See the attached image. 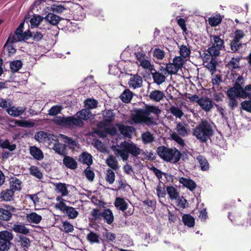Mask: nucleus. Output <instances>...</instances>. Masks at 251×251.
Segmentation results:
<instances>
[{
    "label": "nucleus",
    "instance_id": "nucleus-24",
    "mask_svg": "<svg viewBox=\"0 0 251 251\" xmlns=\"http://www.w3.org/2000/svg\"><path fill=\"white\" fill-rule=\"evenodd\" d=\"M160 71H162L164 75H166L167 74L169 75H175L177 73L179 70L177 69V68L176 67L173 63H169L166 64L165 68L161 67Z\"/></svg>",
    "mask_w": 251,
    "mask_h": 251
},
{
    "label": "nucleus",
    "instance_id": "nucleus-60",
    "mask_svg": "<svg viewBox=\"0 0 251 251\" xmlns=\"http://www.w3.org/2000/svg\"><path fill=\"white\" fill-rule=\"evenodd\" d=\"M153 55L157 59H163L165 56V52L159 48H155L153 51Z\"/></svg>",
    "mask_w": 251,
    "mask_h": 251
},
{
    "label": "nucleus",
    "instance_id": "nucleus-8",
    "mask_svg": "<svg viewBox=\"0 0 251 251\" xmlns=\"http://www.w3.org/2000/svg\"><path fill=\"white\" fill-rule=\"evenodd\" d=\"M210 40L212 46L208 48L207 51L212 56L217 57L220 55V50L225 47L224 41L218 35L211 36Z\"/></svg>",
    "mask_w": 251,
    "mask_h": 251
},
{
    "label": "nucleus",
    "instance_id": "nucleus-15",
    "mask_svg": "<svg viewBox=\"0 0 251 251\" xmlns=\"http://www.w3.org/2000/svg\"><path fill=\"white\" fill-rule=\"evenodd\" d=\"M91 112L89 109H82L76 113L75 115L76 116V119H78L81 121L82 125L78 126V127H83L84 125V123L83 121H86L90 118Z\"/></svg>",
    "mask_w": 251,
    "mask_h": 251
},
{
    "label": "nucleus",
    "instance_id": "nucleus-30",
    "mask_svg": "<svg viewBox=\"0 0 251 251\" xmlns=\"http://www.w3.org/2000/svg\"><path fill=\"white\" fill-rule=\"evenodd\" d=\"M149 97L151 100L158 102L163 99L165 97V95L162 91L160 90H155L152 91Z\"/></svg>",
    "mask_w": 251,
    "mask_h": 251
},
{
    "label": "nucleus",
    "instance_id": "nucleus-45",
    "mask_svg": "<svg viewBox=\"0 0 251 251\" xmlns=\"http://www.w3.org/2000/svg\"><path fill=\"white\" fill-rule=\"evenodd\" d=\"M0 147L3 149H8L9 151H13L16 148V145L15 144L11 145L9 140L6 139L4 141L2 142V140H0Z\"/></svg>",
    "mask_w": 251,
    "mask_h": 251
},
{
    "label": "nucleus",
    "instance_id": "nucleus-20",
    "mask_svg": "<svg viewBox=\"0 0 251 251\" xmlns=\"http://www.w3.org/2000/svg\"><path fill=\"white\" fill-rule=\"evenodd\" d=\"M65 166L71 170H75L77 167V163L75 159L71 156L65 155L63 159Z\"/></svg>",
    "mask_w": 251,
    "mask_h": 251
},
{
    "label": "nucleus",
    "instance_id": "nucleus-39",
    "mask_svg": "<svg viewBox=\"0 0 251 251\" xmlns=\"http://www.w3.org/2000/svg\"><path fill=\"white\" fill-rule=\"evenodd\" d=\"M142 142L145 144L151 143L154 141V137L153 135L149 131L144 132L141 135Z\"/></svg>",
    "mask_w": 251,
    "mask_h": 251
},
{
    "label": "nucleus",
    "instance_id": "nucleus-48",
    "mask_svg": "<svg viewBox=\"0 0 251 251\" xmlns=\"http://www.w3.org/2000/svg\"><path fill=\"white\" fill-rule=\"evenodd\" d=\"M60 229L65 233L72 232L74 230L73 226L67 221H62V226Z\"/></svg>",
    "mask_w": 251,
    "mask_h": 251
},
{
    "label": "nucleus",
    "instance_id": "nucleus-10",
    "mask_svg": "<svg viewBox=\"0 0 251 251\" xmlns=\"http://www.w3.org/2000/svg\"><path fill=\"white\" fill-rule=\"evenodd\" d=\"M245 36V34L241 29H235L233 32V39L230 40V48L232 52L238 51L242 47L241 40Z\"/></svg>",
    "mask_w": 251,
    "mask_h": 251
},
{
    "label": "nucleus",
    "instance_id": "nucleus-52",
    "mask_svg": "<svg viewBox=\"0 0 251 251\" xmlns=\"http://www.w3.org/2000/svg\"><path fill=\"white\" fill-rule=\"evenodd\" d=\"M170 111L174 116L179 119L183 115V111L180 108L174 105L171 106Z\"/></svg>",
    "mask_w": 251,
    "mask_h": 251
},
{
    "label": "nucleus",
    "instance_id": "nucleus-46",
    "mask_svg": "<svg viewBox=\"0 0 251 251\" xmlns=\"http://www.w3.org/2000/svg\"><path fill=\"white\" fill-rule=\"evenodd\" d=\"M44 18L40 15L34 16L30 20V23L31 28L37 27L43 21Z\"/></svg>",
    "mask_w": 251,
    "mask_h": 251
},
{
    "label": "nucleus",
    "instance_id": "nucleus-43",
    "mask_svg": "<svg viewBox=\"0 0 251 251\" xmlns=\"http://www.w3.org/2000/svg\"><path fill=\"white\" fill-rule=\"evenodd\" d=\"M186 125L182 122H179L176 127L178 133L182 136H186L188 135V132L186 128Z\"/></svg>",
    "mask_w": 251,
    "mask_h": 251
},
{
    "label": "nucleus",
    "instance_id": "nucleus-49",
    "mask_svg": "<svg viewBox=\"0 0 251 251\" xmlns=\"http://www.w3.org/2000/svg\"><path fill=\"white\" fill-rule=\"evenodd\" d=\"M18 242L20 243V245L24 249H28L30 246V240L26 236L21 235L19 236Z\"/></svg>",
    "mask_w": 251,
    "mask_h": 251
},
{
    "label": "nucleus",
    "instance_id": "nucleus-1",
    "mask_svg": "<svg viewBox=\"0 0 251 251\" xmlns=\"http://www.w3.org/2000/svg\"><path fill=\"white\" fill-rule=\"evenodd\" d=\"M161 110L158 106L146 104L144 108L136 109L132 114L131 119L135 124L145 123L147 125H155L154 120L158 119Z\"/></svg>",
    "mask_w": 251,
    "mask_h": 251
},
{
    "label": "nucleus",
    "instance_id": "nucleus-5",
    "mask_svg": "<svg viewBox=\"0 0 251 251\" xmlns=\"http://www.w3.org/2000/svg\"><path fill=\"white\" fill-rule=\"evenodd\" d=\"M245 80L242 75H239L233 84V87L238 92L240 98L251 100V84L244 86Z\"/></svg>",
    "mask_w": 251,
    "mask_h": 251
},
{
    "label": "nucleus",
    "instance_id": "nucleus-11",
    "mask_svg": "<svg viewBox=\"0 0 251 251\" xmlns=\"http://www.w3.org/2000/svg\"><path fill=\"white\" fill-rule=\"evenodd\" d=\"M227 96L229 100L228 105L231 109L233 110L238 106V102L236 99L240 98V96L233 86L228 89Z\"/></svg>",
    "mask_w": 251,
    "mask_h": 251
},
{
    "label": "nucleus",
    "instance_id": "nucleus-29",
    "mask_svg": "<svg viewBox=\"0 0 251 251\" xmlns=\"http://www.w3.org/2000/svg\"><path fill=\"white\" fill-rule=\"evenodd\" d=\"M115 206L119 210L122 211H125L127 209L128 204L124 200V199L121 197H117L114 202Z\"/></svg>",
    "mask_w": 251,
    "mask_h": 251
},
{
    "label": "nucleus",
    "instance_id": "nucleus-16",
    "mask_svg": "<svg viewBox=\"0 0 251 251\" xmlns=\"http://www.w3.org/2000/svg\"><path fill=\"white\" fill-rule=\"evenodd\" d=\"M143 80L142 77L138 75H133L130 77L128 82L129 87L133 89L140 88L142 86Z\"/></svg>",
    "mask_w": 251,
    "mask_h": 251
},
{
    "label": "nucleus",
    "instance_id": "nucleus-50",
    "mask_svg": "<svg viewBox=\"0 0 251 251\" xmlns=\"http://www.w3.org/2000/svg\"><path fill=\"white\" fill-rule=\"evenodd\" d=\"M29 170L30 175L38 179H41L43 176V174L40 171L38 168L35 166H31Z\"/></svg>",
    "mask_w": 251,
    "mask_h": 251
},
{
    "label": "nucleus",
    "instance_id": "nucleus-17",
    "mask_svg": "<svg viewBox=\"0 0 251 251\" xmlns=\"http://www.w3.org/2000/svg\"><path fill=\"white\" fill-rule=\"evenodd\" d=\"M199 102V105L205 112L209 111L213 107L212 100L207 97L205 98H201Z\"/></svg>",
    "mask_w": 251,
    "mask_h": 251
},
{
    "label": "nucleus",
    "instance_id": "nucleus-27",
    "mask_svg": "<svg viewBox=\"0 0 251 251\" xmlns=\"http://www.w3.org/2000/svg\"><path fill=\"white\" fill-rule=\"evenodd\" d=\"M23 41H24L23 33L14 34L13 35L11 34L8 37L4 47L5 48L8 43H14Z\"/></svg>",
    "mask_w": 251,
    "mask_h": 251
},
{
    "label": "nucleus",
    "instance_id": "nucleus-41",
    "mask_svg": "<svg viewBox=\"0 0 251 251\" xmlns=\"http://www.w3.org/2000/svg\"><path fill=\"white\" fill-rule=\"evenodd\" d=\"M14 193L10 189H6L1 192V198L5 201H11L13 199Z\"/></svg>",
    "mask_w": 251,
    "mask_h": 251
},
{
    "label": "nucleus",
    "instance_id": "nucleus-33",
    "mask_svg": "<svg viewBox=\"0 0 251 251\" xmlns=\"http://www.w3.org/2000/svg\"><path fill=\"white\" fill-rule=\"evenodd\" d=\"M27 220L31 223L38 224L42 220V216L35 212H31L26 215Z\"/></svg>",
    "mask_w": 251,
    "mask_h": 251
},
{
    "label": "nucleus",
    "instance_id": "nucleus-35",
    "mask_svg": "<svg viewBox=\"0 0 251 251\" xmlns=\"http://www.w3.org/2000/svg\"><path fill=\"white\" fill-rule=\"evenodd\" d=\"M12 229L16 233L26 235L29 233V229L24 225L14 224Z\"/></svg>",
    "mask_w": 251,
    "mask_h": 251
},
{
    "label": "nucleus",
    "instance_id": "nucleus-34",
    "mask_svg": "<svg viewBox=\"0 0 251 251\" xmlns=\"http://www.w3.org/2000/svg\"><path fill=\"white\" fill-rule=\"evenodd\" d=\"M182 221L185 226L189 227L195 226V219L190 214H184L182 216Z\"/></svg>",
    "mask_w": 251,
    "mask_h": 251
},
{
    "label": "nucleus",
    "instance_id": "nucleus-54",
    "mask_svg": "<svg viewBox=\"0 0 251 251\" xmlns=\"http://www.w3.org/2000/svg\"><path fill=\"white\" fill-rule=\"evenodd\" d=\"M103 115V120L107 123H110L114 120V115L112 110H107Z\"/></svg>",
    "mask_w": 251,
    "mask_h": 251
},
{
    "label": "nucleus",
    "instance_id": "nucleus-63",
    "mask_svg": "<svg viewBox=\"0 0 251 251\" xmlns=\"http://www.w3.org/2000/svg\"><path fill=\"white\" fill-rule=\"evenodd\" d=\"M85 176L87 179L90 181H92L95 177V173L91 170L90 166H88L84 172Z\"/></svg>",
    "mask_w": 251,
    "mask_h": 251
},
{
    "label": "nucleus",
    "instance_id": "nucleus-4",
    "mask_svg": "<svg viewBox=\"0 0 251 251\" xmlns=\"http://www.w3.org/2000/svg\"><path fill=\"white\" fill-rule=\"evenodd\" d=\"M158 155L163 160L172 163H176L182 155L176 148H169L164 146H159L156 150Z\"/></svg>",
    "mask_w": 251,
    "mask_h": 251
},
{
    "label": "nucleus",
    "instance_id": "nucleus-9",
    "mask_svg": "<svg viewBox=\"0 0 251 251\" xmlns=\"http://www.w3.org/2000/svg\"><path fill=\"white\" fill-rule=\"evenodd\" d=\"M13 237V234L10 231H0V251H8L10 249Z\"/></svg>",
    "mask_w": 251,
    "mask_h": 251
},
{
    "label": "nucleus",
    "instance_id": "nucleus-62",
    "mask_svg": "<svg viewBox=\"0 0 251 251\" xmlns=\"http://www.w3.org/2000/svg\"><path fill=\"white\" fill-rule=\"evenodd\" d=\"M62 109L61 106H53L49 110V114L50 116L56 115L61 112Z\"/></svg>",
    "mask_w": 251,
    "mask_h": 251
},
{
    "label": "nucleus",
    "instance_id": "nucleus-64",
    "mask_svg": "<svg viewBox=\"0 0 251 251\" xmlns=\"http://www.w3.org/2000/svg\"><path fill=\"white\" fill-rule=\"evenodd\" d=\"M85 104L87 108L93 109L97 107L98 102L95 100L89 99L86 100Z\"/></svg>",
    "mask_w": 251,
    "mask_h": 251
},
{
    "label": "nucleus",
    "instance_id": "nucleus-19",
    "mask_svg": "<svg viewBox=\"0 0 251 251\" xmlns=\"http://www.w3.org/2000/svg\"><path fill=\"white\" fill-rule=\"evenodd\" d=\"M179 182L189 190L193 191L197 187V184L192 179L184 177H180Z\"/></svg>",
    "mask_w": 251,
    "mask_h": 251
},
{
    "label": "nucleus",
    "instance_id": "nucleus-18",
    "mask_svg": "<svg viewBox=\"0 0 251 251\" xmlns=\"http://www.w3.org/2000/svg\"><path fill=\"white\" fill-rule=\"evenodd\" d=\"M26 107L25 106H20L16 107L12 106L8 108L6 110L8 114L14 117H18L21 115L26 110Z\"/></svg>",
    "mask_w": 251,
    "mask_h": 251
},
{
    "label": "nucleus",
    "instance_id": "nucleus-44",
    "mask_svg": "<svg viewBox=\"0 0 251 251\" xmlns=\"http://www.w3.org/2000/svg\"><path fill=\"white\" fill-rule=\"evenodd\" d=\"M23 66V63L20 60H14L10 63V68L12 72H17Z\"/></svg>",
    "mask_w": 251,
    "mask_h": 251
},
{
    "label": "nucleus",
    "instance_id": "nucleus-21",
    "mask_svg": "<svg viewBox=\"0 0 251 251\" xmlns=\"http://www.w3.org/2000/svg\"><path fill=\"white\" fill-rule=\"evenodd\" d=\"M29 153L31 155L37 160H41L44 158V154L42 151L36 146L29 147Z\"/></svg>",
    "mask_w": 251,
    "mask_h": 251
},
{
    "label": "nucleus",
    "instance_id": "nucleus-37",
    "mask_svg": "<svg viewBox=\"0 0 251 251\" xmlns=\"http://www.w3.org/2000/svg\"><path fill=\"white\" fill-rule=\"evenodd\" d=\"M133 96L132 93L129 89H126L120 96L123 102L127 103L130 102Z\"/></svg>",
    "mask_w": 251,
    "mask_h": 251
},
{
    "label": "nucleus",
    "instance_id": "nucleus-56",
    "mask_svg": "<svg viewBox=\"0 0 251 251\" xmlns=\"http://www.w3.org/2000/svg\"><path fill=\"white\" fill-rule=\"evenodd\" d=\"M217 57L212 56L210 61L207 62L206 67L210 71H214L216 70L217 65V61L216 60Z\"/></svg>",
    "mask_w": 251,
    "mask_h": 251
},
{
    "label": "nucleus",
    "instance_id": "nucleus-47",
    "mask_svg": "<svg viewBox=\"0 0 251 251\" xmlns=\"http://www.w3.org/2000/svg\"><path fill=\"white\" fill-rule=\"evenodd\" d=\"M179 54L183 58H187L190 56L191 50L186 45H182L179 46Z\"/></svg>",
    "mask_w": 251,
    "mask_h": 251
},
{
    "label": "nucleus",
    "instance_id": "nucleus-58",
    "mask_svg": "<svg viewBox=\"0 0 251 251\" xmlns=\"http://www.w3.org/2000/svg\"><path fill=\"white\" fill-rule=\"evenodd\" d=\"M50 9L53 13L59 14L66 10V8L62 5L53 4L51 5Z\"/></svg>",
    "mask_w": 251,
    "mask_h": 251
},
{
    "label": "nucleus",
    "instance_id": "nucleus-26",
    "mask_svg": "<svg viewBox=\"0 0 251 251\" xmlns=\"http://www.w3.org/2000/svg\"><path fill=\"white\" fill-rule=\"evenodd\" d=\"M10 189L13 192L20 191L22 189V181L15 177H12L10 179Z\"/></svg>",
    "mask_w": 251,
    "mask_h": 251
},
{
    "label": "nucleus",
    "instance_id": "nucleus-28",
    "mask_svg": "<svg viewBox=\"0 0 251 251\" xmlns=\"http://www.w3.org/2000/svg\"><path fill=\"white\" fill-rule=\"evenodd\" d=\"M44 19L50 24L53 25H57L61 20L60 17L52 13H49Z\"/></svg>",
    "mask_w": 251,
    "mask_h": 251
},
{
    "label": "nucleus",
    "instance_id": "nucleus-3",
    "mask_svg": "<svg viewBox=\"0 0 251 251\" xmlns=\"http://www.w3.org/2000/svg\"><path fill=\"white\" fill-rule=\"evenodd\" d=\"M118 147L119 148L116 150V151L123 161H126L128 160L129 154H131L133 157H137L142 152V154L145 156V158L148 155L147 153L143 151L135 144L132 142H128L124 141L122 142Z\"/></svg>",
    "mask_w": 251,
    "mask_h": 251
},
{
    "label": "nucleus",
    "instance_id": "nucleus-13",
    "mask_svg": "<svg viewBox=\"0 0 251 251\" xmlns=\"http://www.w3.org/2000/svg\"><path fill=\"white\" fill-rule=\"evenodd\" d=\"M57 206L58 209L66 214L69 219H74L78 215V212L75 208L67 206L66 203H61Z\"/></svg>",
    "mask_w": 251,
    "mask_h": 251
},
{
    "label": "nucleus",
    "instance_id": "nucleus-23",
    "mask_svg": "<svg viewBox=\"0 0 251 251\" xmlns=\"http://www.w3.org/2000/svg\"><path fill=\"white\" fill-rule=\"evenodd\" d=\"M59 137L61 138L63 142L66 145V147L70 149H75L77 145V142L74 140L72 138L69 137L64 134H59Z\"/></svg>",
    "mask_w": 251,
    "mask_h": 251
},
{
    "label": "nucleus",
    "instance_id": "nucleus-42",
    "mask_svg": "<svg viewBox=\"0 0 251 251\" xmlns=\"http://www.w3.org/2000/svg\"><path fill=\"white\" fill-rule=\"evenodd\" d=\"M12 216V214L10 211L0 208V220L8 221L11 219Z\"/></svg>",
    "mask_w": 251,
    "mask_h": 251
},
{
    "label": "nucleus",
    "instance_id": "nucleus-36",
    "mask_svg": "<svg viewBox=\"0 0 251 251\" xmlns=\"http://www.w3.org/2000/svg\"><path fill=\"white\" fill-rule=\"evenodd\" d=\"M166 191L171 200H177V198L179 196L177 190L172 186H167Z\"/></svg>",
    "mask_w": 251,
    "mask_h": 251
},
{
    "label": "nucleus",
    "instance_id": "nucleus-7",
    "mask_svg": "<svg viewBox=\"0 0 251 251\" xmlns=\"http://www.w3.org/2000/svg\"><path fill=\"white\" fill-rule=\"evenodd\" d=\"M54 123L59 126L65 127L68 128H72L74 127H78V126L82 125L81 121L76 119L74 116L68 117H56L53 120Z\"/></svg>",
    "mask_w": 251,
    "mask_h": 251
},
{
    "label": "nucleus",
    "instance_id": "nucleus-59",
    "mask_svg": "<svg viewBox=\"0 0 251 251\" xmlns=\"http://www.w3.org/2000/svg\"><path fill=\"white\" fill-rule=\"evenodd\" d=\"M241 108L249 113H251V100H245L241 103Z\"/></svg>",
    "mask_w": 251,
    "mask_h": 251
},
{
    "label": "nucleus",
    "instance_id": "nucleus-25",
    "mask_svg": "<svg viewBox=\"0 0 251 251\" xmlns=\"http://www.w3.org/2000/svg\"><path fill=\"white\" fill-rule=\"evenodd\" d=\"M153 70L154 72L151 73L153 81L157 85H160L165 81L166 76L164 74H162V72L161 73L156 71L155 69H153Z\"/></svg>",
    "mask_w": 251,
    "mask_h": 251
},
{
    "label": "nucleus",
    "instance_id": "nucleus-6",
    "mask_svg": "<svg viewBox=\"0 0 251 251\" xmlns=\"http://www.w3.org/2000/svg\"><path fill=\"white\" fill-rule=\"evenodd\" d=\"M90 214L92 221H99L103 218L107 224L111 225L114 220L113 212L109 208L104 209L102 211L97 208H93Z\"/></svg>",
    "mask_w": 251,
    "mask_h": 251
},
{
    "label": "nucleus",
    "instance_id": "nucleus-38",
    "mask_svg": "<svg viewBox=\"0 0 251 251\" xmlns=\"http://www.w3.org/2000/svg\"><path fill=\"white\" fill-rule=\"evenodd\" d=\"M222 17L220 14H217L215 16H212L208 18V21L209 24L212 27H215L221 23L222 21Z\"/></svg>",
    "mask_w": 251,
    "mask_h": 251
},
{
    "label": "nucleus",
    "instance_id": "nucleus-12",
    "mask_svg": "<svg viewBox=\"0 0 251 251\" xmlns=\"http://www.w3.org/2000/svg\"><path fill=\"white\" fill-rule=\"evenodd\" d=\"M243 59L241 55L232 57L226 65V67L230 70L232 73H235L236 70H239L242 66L240 64V61Z\"/></svg>",
    "mask_w": 251,
    "mask_h": 251
},
{
    "label": "nucleus",
    "instance_id": "nucleus-53",
    "mask_svg": "<svg viewBox=\"0 0 251 251\" xmlns=\"http://www.w3.org/2000/svg\"><path fill=\"white\" fill-rule=\"evenodd\" d=\"M183 58L181 56H175L174 58L173 63L177 68V69L180 70L182 67L184 62Z\"/></svg>",
    "mask_w": 251,
    "mask_h": 251
},
{
    "label": "nucleus",
    "instance_id": "nucleus-2",
    "mask_svg": "<svg viewBox=\"0 0 251 251\" xmlns=\"http://www.w3.org/2000/svg\"><path fill=\"white\" fill-rule=\"evenodd\" d=\"M214 124L205 119L201 122L193 129L192 134L201 143H205L214 135Z\"/></svg>",
    "mask_w": 251,
    "mask_h": 251
},
{
    "label": "nucleus",
    "instance_id": "nucleus-57",
    "mask_svg": "<svg viewBox=\"0 0 251 251\" xmlns=\"http://www.w3.org/2000/svg\"><path fill=\"white\" fill-rule=\"evenodd\" d=\"M99 235L97 233H96L93 231H90V233H88L87 235V240H88L89 242L93 243H99Z\"/></svg>",
    "mask_w": 251,
    "mask_h": 251
},
{
    "label": "nucleus",
    "instance_id": "nucleus-51",
    "mask_svg": "<svg viewBox=\"0 0 251 251\" xmlns=\"http://www.w3.org/2000/svg\"><path fill=\"white\" fill-rule=\"evenodd\" d=\"M115 174L114 171L110 169L106 170L105 179L109 184H113L115 181Z\"/></svg>",
    "mask_w": 251,
    "mask_h": 251
},
{
    "label": "nucleus",
    "instance_id": "nucleus-22",
    "mask_svg": "<svg viewBox=\"0 0 251 251\" xmlns=\"http://www.w3.org/2000/svg\"><path fill=\"white\" fill-rule=\"evenodd\" d=\"M78 161L88 166H90L93 163L92 156L87 152H82L79 156Z\"/></svg>",
    "mask_w": 251,
    "mask_h": 251
},
{
    "label": "nucleus",
    "instance_id": "nucleus-31",
    "mask_svg": "<svg viewBox=\"0 0 251 251\" xmlns=\"http://www.w3.org/2000/svg\"><path fill=\"white\" fill-rule=\"evenodd\" d=\"M55 191L57 193H60L61 197H64L68 194V190L65 183L59 182L55 184Z\"/></svg>",
    "mask_w": 251,
    "mask_h": 251
},
{
    "label": "nucleus",
    "instance_id": "nucleus-14",
    "mask_svg": "<svg viewBox=\"0 0 251 251\" xmlns=\"http://www.w3.org/2000/svg\"><path fill=\"white\" fill-rule=\"evenodd\" d=\"M52 139L54 141L52 149L56 153L60 155H65L66 153V145L60 143L57 137L51 135Z\"/></svg>",
    "mask_w": 251,
    "mask_h": 251
},
{
    "label": "nucleus",
    "instance_id": "nucleus-61",
    "mask_svg": "<svg viewBox=\"0 0 251 251\" xmlns=\"http://www.w3.org/2000/svg\"><path fill=\"white\" fill-rule=\"evenodd\" d=\"M117 126L118 127L119 130L122 134L126 136H128V132L130 130L129 129L131 128V127L126 125L120 124H117Z\"/></svg>",
    "mask_w": 251,
    "mask_h": 251
},
{
    "label": "nucleus",
    "instance_id": "nucleus-55",
    "mask_svg": "<svg viewBox=\"0 0 251 251\" xmlns=\"http://www.w3.org/2000/svg\"><path fill=\"white\" fill-rule=\"evenodd\" d=\"M176 201L177 203V206L184 209L187 207H188V203L187 202V201L184 199L183 196L178 197L177 198V200H176Z\"/></svg>",
    "mask_w": 251,
    "mask_h": 251
},
{
    "label": "nucleus",
    "instance_id": "nucleus-40",
    "mask_svg": "<svg viewBox=\"0 0 251 251\" xmlns=\"http://www.w3.org/2000/svg\"><path fill=\"white\" fill-rule=\"evenodd\" d=\"M197 159L200 163V167L203 171H207L209 169V163L207 159L202 155H199L197 157Z\"/></svg>",
    "mask_w": 251,
    "mask_h": 251
},
{
    "label": "nucleus",
    "instance_id": "nucleus-32",
    "mask_svg": "<svg viewBox=\"0 0 251 251\" xmlns=\"http://www.w3.org/2000/svg\"><path fill=\"white\" fill-rule=\"evenodd\" d=\"M106 163L113 170L116 171L119 168L117 160L112 155H109L106 159Z\"/></svg>",
    "mask_w": 251,
    "mask_h": 251
}]
</instances>
